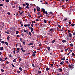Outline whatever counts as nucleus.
<instances>
[{"label":"nucleus","instance_id":"obj_1","mask_svg":"<svg viewBox=\"0 0 75 75\" xmlns=\"http://www.w3.org/2000/svg\"><path fill=\"white\" fill-rule=\"evenodd\" d=\"M55 28H52L51 29H50V31L51 32H52V31L54 32V31H55Z\"/></svg>","mask_w":75,"mask_h":75},{"label":"nucleus","instance_id":"obj_2","mask_svg":"<svg viewBox=\"0 0 75 75\" xmlns=\"http://www.w3.org/2000/svg\"><path fill=\"white\" fill-rule=\"evenodd\" d=\"M69 36L70 38H72V33H69Z\"/></svg>","mask_w":75,"mask_h":75},{"label":"nucleus","instance_id":"obj_3","mask_svg":"<svg viewBox=\"0 0 75 75\" xmlns=\"http://www.w3.org/2000/svg\"><path fill=\"white\" fill-rule=\"evenodd\" d=\"M69 68H71V69H73V68H74V67H71L70 65H69Z\"/></svg>","mask_w":75,"mask_h":75},{"label":"nucleus","instance_id":"obj_4","mask_svg":"<svg viewBox=\"0 0 75 75\" xmlns=\"http://www.w3.org/2000/svg\"><path fill=\"white\" fill-rule=\"evenodd\" d=\"M36 10L38 11H40V9H39V7L38 6H37L36 7Z\"/></svg>","mask_w":75,"mask_h":75},{"label":"nucleus","instance_id":"obj_5","mask_svg":"<svg viewBox=\"0 0 75 75\" xmlns=\"http://www.w3.org/2000/svg\"><path fill=\"white\" fill-rule=\"evenodd\" d=\"M23 12H24V11L23 10L19 14L21 16H22V14H23Z\"/></svg>","mask_w":75,"mask_h":75},{"label":"nucleus","instance_id":"obj_6","mask_svg":"<svg viewBox=\"0 0 75 75\" xmlns=\"http://www.w3.org/2000/svg\"><path fill=\"white\" fill-rule=\"evenodd\" d=\"M42 11H43V13H45V9H42Z\"/></svg>","mask_w":75,"mask_h":75},{"label":"nucleus","instance_id":"obj_7","mask_svg":"<svg viewBox=\"0 0 75 75\" xmlns=\"http://www.w3.org/2000/svg\"><path fill=\"white\" fill-rule=\"evenodd\" d=\"M64 62L62 61L61 62H60V65H63V64H64Z\"/></svg>","mask_w":75,"mask_h":75},{"label":"nucleus","instance_id":"obj_8","mask_svg":"<svg viewBox=\"0 0 75 75\" xmlns=\"http://www.w3.org/2000/svg\"><path fill=\"white\" fill-rule=\"evenodd\" d=\"M5 33H6V34H10V32H8L7 31H5Z\"/></svg>","mask_w":75,"mask_h":75},{"label":"nucleus","instance_id":"obj_9","mask_svg":"<svg viewBox=\"0 0 75 75\" xmlns=\"http://www.w3.org/2000/svg\"><path fill=\"white\" fill-rule=\"evenodd\" d=\"M47 49H48L49 51H51V48H50V47H47Z\"/></svg>","mask_w":75,"mask_h":75},{"label":"nucleus","instance_id":"obj_10","mask_svg":"<svg viewBox=\"0 0 75 75\" xmlns=\"http://www.w3.org/2000/svg\"><path fill=\"white\" fill-rule=\"evenodd\" d=\"M7 40H9V39H10V37L8 35V37H7Z\"/></svg>","mask_w":75,"mask_h":75},{"label":"nucleus","instance_id":"obj_11","mask_svg":"<svg viewBox=\"0 0 75 75\" xmlns=\"http://www.w3.org/2000/svg\"><path fill=\"white\" fill-rule=\"evenodd\" d=\"M5 44L6 45H7V46L8 45V43L7 42H5Z\"/></svg>","mask_w":75,"mask_h":75},{"label":"nucleus","instance_id":"obj_12","mask_svg":"<svg viewBox=\"0 0 75 75\" xmlns=\"http://www.w3.org/2000/svg\"><path fill=\"white\" fill-rule=\"evenodd\" d=\"M62 42L63 43H64L65 42H67V41L65 40H62Z\"/></svg>","mask_w":75,"mask_h":75},{"label":"nucleus","instance_id":"obj_13","mask_svg":"<svg viewBox=\"0 0 75 75\" xmlns=\"http://www.w3.org/2000/svg\"><path fill=\"white\" fill-rule=\"evenodd\" d=\"M18 44H19V46L20 47H22V46H21V44L20 43H18Z\"/></svg>","mask_w":75,"mask_h":75},{"label":"nucleus","instance_id":"obj_14","mask_svg":"<svg viewBox=\"0 0 75 75\" xmlns=\"http://www.w3.org/2000/svg\"><path fill=\"white\" fill-rule=\"evenodd\" d=\"M28 45H29L30 46V45H33V43H30L28 44Z\"/></svg>","mask_w":75,"mask_h":75},{"label":"nucleus","instance_id":"obj_15","mask_svg":"<svg viewBox=\"0 0 75 75\" xmlns=\"http://www.w3.org/2000/svg\"><path fill=\"white\" fill-rule=\"evenodd\" d=\"M20 40L21 42H23V39H22V38H20Z\"/></svg>","mask_w":75,"mask_h":75},{"label":"nucleus","instance_id":"obj_16","mask_svg":"<svg viewBox=\"0 0 75 75\" xmlns=\"http://www.w3.org/2000/svg\"><path fill=\"white\" fill-rule=\"evenodd\" d=\"M64 58H62L63 60V61H65V57L64 56Z\"/></svg>","mask_w":75,"mask_h":75},{"label":"nucleus","instance_id":"obj_17","mask_svg":"<svg viewBox=\"0 0 75 75\" xmlns=\"http://www.w3.org/2000/svg\"><path fill=\"white\" fill-rule=\"evenodd\" d=\"M55 40H53V41H52V44H53V43H55Z\"/></svg>","mask_w":75,"mask_h":75},{"label":"nucleus","instance_id":"obj_18","mask_svg":"<svg viewBox=\"0 0 75 75\" xmlns=\"http://www.w3.org/2000/svg\"><path fill=\"white\" fill-rule=\"evenodd\" d=\"M29 34L30 36H31V32H29Z\"/></svg>","mask_w":75,"mask_h":75},{"label":"nucleus","instance_id":"obj_19","mask_svg":"<svg viewBox=\"0 0 75 75\" xmlns=\"http://www.w3.org/2000/svg\"><path fill=\"white\" fill-rule=\"evenodd\" d=\"M16 61H17V60L16 59H15L13 60V61L14 62H16Z\"/></svg>","mask_w":75,"mask_h":75},{"label":"nucleus","instance_id":"obj_20","mask_svg":"<svg viewBox=\"0 0 75 75\" xmlns=\"http://www.w3.org/2000/svg\"><path fill=\"white\" fill-rule=\"evenodd\" d=\"M19 69L20 71H22V68H21V67H19Z\"/></svg>","mask_w":75,"mask_h":75},{"label":"nucleus","instance_id":"obj_21","mask_svg":"<svg viewBox=\"0 0 75 75\" xmlns=\"http://www.w3.org/2000/svg\"><path fill=\"white\" fill-rule=\"evenodd\" d=\"M44 23H47V21H46L45 19L44 20Z\"/></svg>","mask_w":75,"mask_h":75},{"label":"nucleus","instance_id":"obj_22","mask_svg":"<svg viewBox=\"0 0 75 75\" xmlns=\"http://www.w3.org/2000/svg\"><path fill=\"white\" fill-rule=\"evenodd\" d=\"M70 46H71V47H73V44H72V43H71L70 44Z\"/></svg>","mask_w":75,"mask_h":75},{"label":"nucleus","instance_id":"obj_23","mask_svg":"<svg viewBox=\"0 0 75 75\" xmlns=\"http://www.w3.org/2000/svg\"><path fill=\"white\" fill-rule=\"evenodd\" d=\"M36 53H37V52L35 51L33 52V54H36Z\"/></svg>","mask_w":75,"mask_h":75},{"label":"nucleus","instance_id":"obj_24","mask_svg":"<svg viewBox=\"0 0 75 75\" xmlns=\"http://www.w3.org/2000/svg\"><path fill=\"white\" fill-rule=\"evenodd\" d=\"M46 71H48V70H49V68L48 67L46 69Z\"/></svg>","mask_w":75,"mask_h":75},{"label":"nucleus","instance_id":"obj_25","mask_svg":"<svg viewBox=\"0 0 75 75\" xmlns=\"http://www.w3.org/2000/svg\"><path fill=\"white\" fill-rule=\"evenodd\" d=\"M59 70L61 71H62V68H59Z\"/></svg>","mask_w":75,"mask_h":75},{"label":"nucleus","instance_id":"obj_26","mask_svg":"<svg viewBox=\"0 0 75 75\" xmlns=\"http://www.w3.org/2000/svg\"><path fill=\"white\" fill-rule=\"evenodd\" d=\"M22 61V59L21 58H20L19 60V62H20V61Z\"/></svg>","mask_w":75,"mask_h":75},{"label":"nucleus","instance_id":"obj_27","mask_svg":"<svg viewBox=\"0 0 75 75\" xmlns=\"http://www.w3.org/2000/svg\"><path fill=\"white\" fill-rule=\"evenodd\" d=\"M33 28H32L31 29V32H33Z\"/></svg>","mask_w":75,"mask_h":75},{"label":"nucleus","instance_id":"obj_28","mask_svg":"<svg viewBox=\"0 0 75 75\" xmlns=\"http://www.w3.org/2000/svg\"><path fill=\"white\" fill-rule=\"evenodd\" d=\"M0 61H1V62H3V60L2 59L0 58Z\"/></svg>","mask_w":75,"mask_h":75},{"label":"nucleus","instance_id":"obj_29","mask_svg":"<svg viewBox=\"0 0 75 75\" xmlns=\"http://www.w3.org/2000/svg\"><path fill=\"white\" fill-rule=\"evenodd\" d=\"M4 49V48L3 47H0V49H1V50H3Z\"/></svg>","mask_w":75,"mask_h":75},{"label":"nucleus","instance_id":"obj_30","mask_svg":"<svg viewBox=\"0 0 75 75\" xmlns=\"http://www.w3.org/2000/svg\"><path fill=\"white\" fill-rule=\"evenodd\" d=\"M13 3H14V4H16L17 3V2L16 1V2H14Z\"/></svg>","mask_w":75,"mask_h":75},{"label":"nucleus","instance_id":"obj_31","mask_svg":"<svg viewBox=\"0 0 75 75\" xmlns=\"http://www.w3.org/2000/svg\"><path fill=\"white\" fill-rule=\"evenodd\" d=\"M27 26H28V27H30V24H28Z\"/></svg>","mask_w":75,"mask_h":75},{"label":"nucleus","instance_id":"obj_32","mask_svg":"<svg viewBox=\"0 0 75 75\" xmlns=\"http://www.w3.org/2000/svg\"><path fill=\"white\" fill-rule=\"evenodd\" d=\"M65 5H62V7H63V8H64V7H65Z\"/></svg>","mask_w":75,"mask_h":75},{"label":"nucleus","instance_id":"obj_33","mask_svg":"<svg viewBox=\"0 0 75 75\" xmlns=\"http://www.w3.org/2000/svg\"><path fill=\"white\" fill-rule=\"evenodd\" d=\"M26 5H27V6H29V4H28V3H26Z\"/></svg>","mask_w":75,"mask_h":75},{"label":"nucleus","instance_id":"obj_34","mask_svg":"<svg viewBox=\"0 0 75 75\" xmlns=\"http://www.w3.org/2000/svg\"><path fill=\"white\" fill-rule=\"evenodd\" d=\"M38 73H39V74H41V71H38Z\"/></svg>","mask_w":75,"mask_h":75},{"label":"nucleus","instance_id":"obj_35","mask_svg":"<svg viewBox=\"0 0 75 75\" xmlns=\"http://www.w3.org/2000/svg\"><path fill=\"white\" fill-rule=\"evenodd\" d=\"M26 8H27V9H29L30 8H29V7L28 6H26Z\"/></svg>","mask_w":75,"mask_h":75},{"label":"nucleus","instance_id":"obj_36","mask_svg":"<svg viewBox=\"0 0 75 75\" xmlns=\"http://www.w3.org/2000/svg\"><path fill=\"white\" fill-rule=\"evenodd\" d=\"M45 14H46V15H47L48 14V12H47V11H45Z\"/></svg>","mask_w":75,"mask_h":75},{"label":"nucleus","instance_id":"obj_37","mask_svg":"<svg viewBox=\"0 0 75 75\" xmlns=\"http://www.w3.org/2000/svg\"><path fill=\"white\" fill-rule=\"evenodd\" d=\"M36 11V9L35 8L34 9V13H35Z\"/></svg>","mask_w":75,"mask_h":75},{"label":"nucleus","instance_id":"obj_38","mask_svg":"<svg viewBox=\"0 0 75 75\" xmlns=\"http://www.w3.org/2000/svg\"><path fill=\"white\" fill-rule=\"evenodd\" d=\"M18 33H19V32H18V31H17L16 32V34H18Z\"/></svg>","mask_w":75,"mask_h":75},{"label":"nucleus","instance_id":"obj_39","mask_svg":"<svg viewBox=\"0 0 75 75\" xmlns=\"http://www.w3.org/2000/svg\"><path fill=\"white\" fill-rule=\"evenodd\" d=\"M7 14H8V15H10V13L8 12L7 13Z\"/></svg>","mask_w":75,"mask_h":75},{"label":"nucleus","instance_id":"obj_40","mask_svg":"<svg viewBox=\"0 0 75 75\" xmlns=\"http://www.w3.org/2000/svg\"><path fill=\"white\" fill-rule=\"evenodd\" d=\"M49 13H50V14H53V13L52 12H50Z\"/></svg>","mask_w":75,"mask_h":75},{"label":"nucleus","instance_id":"obj_41","mask_svg":"<svg viewBox=\"0 0 75 75\" xmlns=\"http://www.w3.org/2000/svg\"><path fill=\"white\" fill-rule=\"evenodd\" d=\"M58 26L59 28H61V26L60 25H58Z\"/></svg>","mask_w":75,"mask_h":75},{"label":"nucleus","instance_id":"obj_42","mask_svg":"<svg viewBox=\"0 0 75 75\" xmlns=\"http://www.w3.org/2000/svg\"><path fill=\"white\" fill-rule=\"evenodd\" d=\"M71 25L72 27H74V23H73V24H71Z\"/></svg>","mask_w":75,"mask_h":75},{"label":"nucleus","instance_id":"obj_43","mask_svg":"<svg viewBox=\"0 0 75 75\" xmlns=\"http://www.w3.org/2000/svg\"><path fill=\"white\" fill-rule=\"evenodd\" d=\"M51 21L50 20L48 21V23L50 24L51 23Z\"/></svg>","mask_w":75,"mask_h":75},{"label":"nucleus","instance_id":"obj_44","mask_svg":"<svg viewBox=\"0 0 75 75\" xmlns=\"http://www.w3.org/2000/svg\"><path fill=\"white\" fill-rule=\"evenodd\" d=\"M7 32H10L11 31V30H7Z\"/></svg>","mask_w":75,"mask_h":75},{"label":"nucleus","instance_id":"obj_45","mask_svg":"<svg viewBox=\"0 0 75 75\" xmlns=\"http://www.w3.org/2000/svg\"><path fill=\"white\" fill-rule=\"evenodd\" d=\"M68 49L67 48L65 50V51H68Z\"/></svg>","mask_w":75,"mask_h":75},{"label":"nucleus","instance_id":"obj_46","mask_svg":"<svg viewBox=\"0 0 75 75\" xmlns=\"http://www.w3.org/2000/svg\"><path fill=\"white\" fill-rule=\"evenodd\" d=\"M69 35H67V38H69Z\"/></svg>","mask_w":75,"mask_h":75},{"label":"nucleus","instance_id":"obj_47","mask_svg":"<svg viewBox=\"0 0 75 75\" xmlns=\"http://www.w3.org/2000/svg\"><path fill=\"white\" fill-rule=\"evenodd\" d=\"M32 67H33V68H35V66H34V64H32Z\"/></svg>","mask_w":75,"mask_h":75},{"label":"nucleus","instance_id":"obj_48","mask_svg":"<svg viewBox=\"0 0 75 75\" xmlns=\"http://www.w3.org/2000/svg\"><path fill=\"white\" fill-rule=\"evenodd\" d=\"M35 55H36L35 54H32V56H33L34 57H35Z\"/></svg>","mask_w":75,"mask_h":75},{"label":"nucleus","instance_id":"obj_49","mask_svg":"<svg viewBox=\"0 0 75 75\" xmlns=\"http://www.w3.org/2000/svg\"><path fill=\"white\" fill-rule=\"evenodd\" d=\"M23 45H25V41H24L23 42Z\"/></svg>","mask_w":75,"mask_h":75},{"label":"nucleus","instance_id":"obj_50","mask_svg":"<svg viewBox=\"0 0 75 75\" xmlns=\"http://www.w3.org/2000/svg\"><path fill=\"white\" fill-rule=\"evenodd\" d=\"M40 14H41V13H40V12H39L38 13V15H40Z\"/></svg>","mask_w":75,"mask_h":75},{"label":"nucleus","instance_id":"obj_51","mask_svg":"<svg viewBox=\"0 0 75 75\" xmlns=\"http://www.w3.org/2000/svg\"><path fill=\"white\" fill-rule=\"evenodd\" d=\"M50 13H49L47 15H46L47 16H50Z\"/></svg>","mask_w":75,"mask_h":75},{"label":"nucleus","instance_id":"obj_52","mask_svg":"<svg viewBox=\"0 0 75 75\" xmlns=\"http://www.w3.org/2000/svg\"><path fill=\"white\" fill-rule=\"evenodd\" d=\"M1 72H4V71L3 69H1Z\"/></svg>","mask_w":75,"mask_h":75},{"label":"nucleus","instance_id":"obj_53","mask_svg":"<svg viewBox=\"0 0 75 75\" xmlns=\"http://www.w3.org/2000/svg\"><path fill=\"white\" fill-rule=\"evenodd\" d=\"M57 31H60V29H57Z\"/></svg>","mask_w":75,"mask_h":75},{"label":"nucleus","instance_id":"obj_54","mask_svg":"<svg viewBox=\"0 0 75 75\" xmlns=\"http://www.w3.org/2000/svg\"><path fill=\"white\" fill-rule=\"evenodd\" d=\"M7 3H8L9 2V0H6Z\"/></svg>","mask_w":75,"mask_h":75},{"label":"nucleus","instance_id":"obj_55","mask_svg":"<svg viewBox=\"0 0 75 75\" xmlns=\"http://www.w3.org/2000/svg\"><path fill=\"white\" fill-rule=\"evenodd\" d=\"M12 66L13 67H15V66L13 65V64H12Z\"/></svg>","mask_w":75,"mask_h":75},{"label":"nucleus","instance_id":"obj_56","mask_svg":"<svg viewBox=\"0 0 75 75\" xmlns=\"http://www.w3.org/2000/svg\"><path fill=\"white\" fill-rule=\"evenodd\" d=\"M73 35H75V31L73 33Z\"/></svg>","mask_w":75,"mask_h":75},{"label":"nucleus","instance_id":"obj_57","mask_svg":"<svg viewBox=\"0 0 75 75\" xmlns=\"http://www.w3.org/2000/svg\"><path fill=\"white\" fill-rule=\"evenodd\" d=\"M17 72L18 73V74H20L21 72L20 71H18Z\"/></svg>","mask_w":75,"mask_h":75},{"label":"nucleus","instance_id":"obj_58","mask_svg":"<svg viewBox=\"0 0 75 75\" xmlns=\"http://www.w3.org/2000/svg\"><path fill=\"white\" fill-rule=\"evenodd\" d=\"M68 20V19H67V18H65V19L63 20V21H66V20Z\"/></svg>","mask_w":75,"mask_h":75},{"label":"nucleus","instance_id":"obj_59","mask_svg":"<svg viewBox=\"0 0 75 75\" xmlns=\"http://www.w3.org/2000/svg\"><path fill=\"white\" fill-rule=\"evenodd\" d=\"M0 6H3V5L1 4H0Z\"/></svg>","mask_w":75,"mask_h":75},{"label":"nucleus","instance_id":"obj_60","mask_svg":"<svg viewBox=\"0 0 75 75\" xmlns=\"http://www.w3.org/2000/svg\"><path fill=\"white\" fill-rule=\"evenodd\" d=\"M49 54L50 55H52V54L51 53H49Z\"/></svg>","mask_w":75,"mask_h":75},{"label":"nucleus","instance_id":"obj_61","mask_svg":"<svg viewBox=\"0 0 75 75\" xmlns=\"http://www.w3.org/2000/svg\"><path fill=\"white\" fill-rule=\"evenodd\" d=\"M18 8H19V10H21V7H20L19 6Z\"/></svg>","mask_w":75,"mask_h":75},{"label":"nucleus","instance_id":"obj_62","mask_svg":"<svg viewBox=\"0 0 75 75\" xmlns=\"http://www.w3.org/2000/svg\"><path fill=\"white\" fill-rule=\"evenodd\" d=\"M23 52H25V50H24L22 51Z\"/></svg>","mask_w":75,"mask_h":75},{"label":"nucleus","instance_id":"obj_63","mask_svg":"<svg viewBox=\"0 0 75 75\" xmlns=\"http://www.w3.org/2000/svg\"><path fill=\"white\" fill-rule=\"evenodd\" d=\"M19 50H20V48L18 47V48H17V50L18 51H19Z\"/></svg>","mask_w":75,"mask_h":75},{"label":"nucleus","instance_id":"obj_64","mask_svg":"<svg viewBox=\"0 0 75 75\" xmlns=\"http://www.w3.org/2000/svg\"><path fill=\"white\" fill-rule=\"evenodd\" d=\"M64 51L63 50H61V51H60L61 52H63V51Z\"/></svg>","mask_w":75,"mask_h":75}]
</instances>
